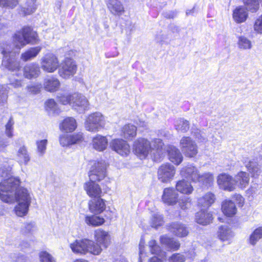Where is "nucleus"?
<instances>
[{
    "instance_id": "2eb2a0df",
    "label": "nucleus",
    "mask_w": 262,
    "mask_h": 262,
    "mask_svg": "<svg viewBox=\"0 0 262 262\" xmlns=\"http://www.w3.org/2000/svg\"><path fill=\"white\" fill-rule=\"evenodd\" d=\"M111 148L122 156H127L130 152V147L127 143L122 139H114L110 143Z\"/></svg>"
},
{
    "instance_id": "a878e982",
    "label": "nucleus",
    "mask_w": 262,
    "mask_h": 262,
    "mask_svg": "<svg viewBox=\"0 0 262 262\" xmlns=\"http://www.w3.org/2000/svg\"><path fill=\"white\" fill-rule=\"evenodd\" d=\"M77 126L76 120L73 117H67L60 124V128L66 132H72Z\"/></svg>"
},
{
    "instance_id": "a19ab883",
    "label": "nucleus",
    "mask_w": 262,
    "mask_h": 262,
    "mask_svg": "<svg viewBox=\"0 0 262 262\" xmlns=\"http://www.w3.org/2000/svg\"><path fill=\"white\" fill-rule=\"evenodd\" d=\"M9 90V84L0 85V105H3L7 103Z\"/></svg>"
},
{
    "instance_id": "49530a36",
    "label": "nucleus",
    "mask_w": 262,
    "mask_h": 262,
    "mask_svg": "<svg viewBox=\"0 0 262 262\" xmlns=\"http://www.w3.org/2000/svg\"><path fill=\"white\" fill-rule=\"evenodd\" d=\"M35 229V224L34 222H25L21 228V232L23 234L32 233Z\"/></svg>"
},
{
    "instance_id": "ddd939ff",
    "label": "nucleus",
    "mask_w": 262,
    "mask_h": 262,
    "mask_svg": "<svg viewBox=\"0 0 262 262\" xmlns=\"http://www.w3.org/2000/svg\"><path fill=\"white\" fill-rule=\"evenodd\" d=\"M58 66V59L53 54H46L41 58V68L47 72L52 73L54 72Z\"/></svg>"
},
{
    "instance_id": "3c124183",
    "label": "nucleus",
    "mask_w": 262,
    "mask_h": 262,
    "mask_svg": "<svg viewBox=\"0 0 262 262\" xmlns=\"http://www.w3.org/2000/svg\"><path fill=\"white\" fill-rule=\"evenodd\" d=\"M47 140L44 139L36 142L37 152L39 156H42L45 153L47 148Z\"/></svg>"
},
{
    "instance_id": "6e6d98bb",
    "label": "nucleus",
    "mask_w": 262,
    "mask_h": 262,
    "mask_svg": "<svg viewBox=\"0 0 262 262\" xmlns=\"http://www.w3.org/2000/svg\"><path fill=\"white\" fill-rule=\"evenodd\" d=\"M39 258L41 262H56L54 257L47 251H41Z\"/></svg>"
},
{
    "instance_id": "c85d7f7f",
    "label": "nucleus",
    "mask_w": 262,
    "mask_h": 262,
    "mask_svg": "<svg viewBox=\"0 0 262 262\" xmlns=\"http://www.w3.org/2000/svg\"><path fill=\"white\" fill-rule=\"evenodd\" d=\"M217 236L222 241H229L234 235L233 232L227 226H221L217 232Z\"/></svg>"
},
{
    "instance_id": "9b49d317",
    "label": "nucleus",
    "mask_w": 262,
    "mask_h": 262,
    "mask_svg": "<svg viewBox=\"0 0 262 262\" xmlns=\"http://www.w3.org/2000/svg\"><path fill=\"white\" fill-rule=\"evenodd\" d=\"M175 172L176 168L172 165L169 163L163 164L158 169V179L163 183L168 182L173 179Z\"/></svg>"
},
{
    "instance_id": "de8ad7c7",
    "label": "nucleus",
    "mask_w": 262,
    "mask_h": 262,
    "mask_svg": "<svg viewBox=\"0 0 262 262\" xmlns=\"http://www.w3.org/2000/svg\"><path fill=\"white\" fill-rule=\"evenodd\" d=\"M163 223V217L159 213H156L152 215L151 219V226L152 227L156 228L161 226Z\"/></svg>"
},
{
    "instance_id": "79ce46f5",
    "label": "nucleus",
    "mask_w": 262,
    "mask_h": 262,
    "mask_svg": "<svg viewBox=\"0 0 262 262\" xmlns=\"http://www.w3.org/2000/svg\"><path fill=\"white\" fill-rule=\"evenodd\" d=\"M45 104L46 110L49 113L58 114L60 113V110L58 108L57 103L54 99L48 100Z\"/></svg>"
},
{
    "instance_id": "e2e57ef3",
    "label": "nucleus",
    "mask_w": 262,
    "mask_h": 262,
    "mask_svg": "<svg viewBox=\"0 0 262 262\" xmlns=\"http://www.w3.org/2000/svg\"><path fill=\"white\" fill-rule=\"evenodd\" d=\"M254 30L259 34H262V15L258 17L255 21Z\"/></svg>"
},
{
    "instance_id": "0eeeda50",
    "label": "nucleus",
    "mask_w": 262,
    "mask_h": 262,
    "mask_svg": "<svg viewBox=\"0 0 262 262\" xmlns=\"http://www.w3.org/2000/svg\"><path fill=\"white\" fill-rule=\"evenodd\" d=\"M105 121L104 116L99 112L90 115L84 122L85 129L91 132H97L104 127Z\"/></svg>"
},
{
    "instance_id": "2f4dec72",
    "label": "nucleus",
    "mask_w": 262,
    "mask_h": 262,
    "mask_svg": "<svg viewBox=\"0 0 262 262\" xmlns=\"http://www.w3.org/2000/svg\"><path fill=\"white\" fill-rule=\"evenodd\" d=\"M161 243L164 245L168 249L177 250L180 246V244L179 241L175 240L173 238H170L167 236H162L160 238Z\"/></svg>"
},
{
    "instance_id": "0e129e2a",
    "label": "nucleus",
    "mask_w": 262,
    "mask_h": 262,
    "mask_svg": "<svg viewBox=\"0 0 262 262\" xmlns=\"http://www.w3.org/2000/svg\"><path fill=\"white\" fill-rule=\"evenodd\" d=\"M41 88V84H31L28 85L27 89L31 94H36L39 93Z\"/></svg>"
},
{
    "instance_id": "13d9d810",
    "label": "nucleus",
    "mask_w": 262,
    "mask_h": 262,
    "mask_svg": "<svg viewBox=\"0 0 262 262\" xmlns=\"http://www.w3.org/2000/svg\"><path fill=\"white\" fill-rule=\"evenodd\" d=\"M71 135L64 134L59 138V142L62 146H69L72 145Z\"/></svg>"
},
{
    "instance_id": "72a5a7b5",
    "label": "nucleus",
    "mask_w": 262,
    "mask_h": 262,
    "mask_svg": "<svg viewBox=\"0 0 262 262\" xmlns=\"http://www.w3.org/2000/svg\"><path fill=\"white\" fill-rule=\"evenodd\" d=\"M36 8L35 0H27L25 6L21 8L19 13L23 16L30 15L36 10Z\"/></svg>"
},
{
    "instance_id": "8fccbe9b",
    "label": "nucleus",
    "mask_w": 262,
    "mask_h": 262,
    "mask_svg": "<svg viewBox=\"0 0 262 262\" xmlns=\"http://www.w3.org/2000/svg\"><path fill=\"white\" fill-rule=\"evenodd\" d=\"M191 133L198 141L201 142L207 141V138L205 134L199 129L192 127Z\"/></svg>"
},
{
    "instance_id": "774afa93",
    "label": "nucleus",
    "mask_w": 262,
    "mask_h": 262,
    "mask_svg": "<svg viewBox=\"0 0 262 262\" xmlns=\"http://www.w3.org/2000/svg\"><path fill=\"white\" fill-rule=\"evenodd\" d=\"M8 143L4 135H0V150H3L8 145Z\"/></svg>"
},
{
    "instance_id": "7c9ffc66",
    "label": "nucleus",
    "mask_w": 262,
    "mask_h": 262,
    "mask_svg": "<svg viewBox=\"0 0 262 262\" xmlns=\"http://www.w3.org/2000/svg\"><path fill=\"white\" fill-rule=\"evenodd\" d=\"M223 212L227 216H232L236 213L235 205L232 201H225L222 206Z\"/></svg>"
},
{
    "instance_id": "680f3d73",
    "label": "nucleus",
    "mask_w": 262,
    "mask_h": 262,
    "mask_svg": "<svg viewBox=\"0 0 262 262\" xmlns=\"http://www.w3.org/2000/svg\"><path fill=\"white\" fill-rule=\"evenodd\" d=\"M72 145L78 144L81 142L83 140V134L78 133L71 135Z\"/></svg>"
},
{
    "instance_id": "4d7b16f0",
    "label": "nucleus",
    "mask_w": 262,
    "mask_h": 262,
    "mask_svg": "<svg viewBox=\"0 0 262 262\" xmlns=\"http://www.w3.org/2000/svg\"><path fill=\"white\" fill-rule=\"evenodd\" d=\"M14 122L12 117H10L8 122L5 125L6 127V134L7 136L9 138H11L13 136V129Z\"/></svg>"
},
{
    "instance_id": "09e8293b",
    "label": "nucleus",
    "mask_w": 262,
    "mask_h": 262,
    "mask_svg": "<svg viewBox=\"0 0 262 262\" xmlns=\"http://www.w3.org/2000/svg\"><path fill=\"white\" fill-rule=\"evenodd\" d=\"M12 167L8 165L7 163H5L3 165H0V177L7 178L11 171Z\"/></svg>"
},
{
    "instance_id": "4be33fe9",
    "label": "nucleus",
    "mask_w": 262,
    "mask_h": 262,
    "mask_svg": "<svg viewBox=\"0 0 262 262\" xmlns=\"http://www.w3.org/2000/svg\"><path fill=\"white\" fill-rule=\"evenodd\" d=\"M169 159L176 165H179L183 160V156L179 149L175 146L170 145L167 148Z\"/></svg>"
},
{
    "instance_id": "a211bd4d",
    "label": "nucleus",
    "mask_w": 262,
    "mask_h": 262,
    "mask_svg": "<svg viewBox=\"0 0 262 262\" xmlns=\"http://www.w3.org/2000/svg\"><path fill=\"white\" fill-rule=\"evenodd\" d=\"M249 174L245 171H239L234 177L235 187L237 186L241 189L246 188L249 185Z\"/></svg>"
},
{
    "instance_id": "338daca9",
    "label": "nucleus",
    "mask_w": 262,
    "mask_h": 262,
    "mask_svg": "<svg viewBox=\"0 0 262 262\" xmlns=\"http://www.w3.org/2000/svg\"><path fill=\"white\" fill-rule=\"evenodd\" d=\"M163 145V143L162 142V140L160 139H155L153 141V146L154 148L156 149L157 151L158 152H160L161 151V149L162 148V146Z\"/></svg>"
},
{
    "instance_id": "f257e3e1",
    "label": "nucleus",
    "mask_w": 262,
    "mask_h": 262,
    "mask_svg": "<svg viewBox=\"0 0 262 262\" xmlns=\"http://www.w3.org/2000/svg\"><path fill=\"white\" fill-rule=\"evenodd\" d=\"M19 178L8 177L0 183V199L7 203L17 202L14 208L16 215L23 217L27 214L31 202L28 190L19 187Z\"/></svg>"
},
{
    "instance_id": "1a4fd4ad",
    "label": "nucleus",
    "mask_w": 262,
    "mask_h": 262,
    "mask_svg": "<svg viewBox=\"0 0 262 262\" xmlns=\"http://www.w3.org/2000/svg\"><path fill=\"white\" fill-rule=\"evenodd\" d=\"M151 149L149 142L144 138H140L134 144L135 154L141 159H145Z\"/></svg>"
},
{
    "instance_id": "4c0bfd02",
    "label": "nucleus",
    "mask_w": 262,
    "mask_h": 262,
    "mask_svg": "<svg viewBox=\"0 0 262 262\" xmlns=\"http://www.w3.org/2000/svg\"><path fill=\"white\" fill-rule=\"evenodd\" d=\"M137 134V127L132 124H126L122 129V136L124 138L130 139L134 138Z\"/></svg>"
},
{
    "instance_id": "052dcab7",
    "label": "nucleus",
    "mask_w": 262,
    "mask_h": 262,
    "mask_svg": "<svg viewBox=\"0 0 262 262\" xmlns=\"http://www.w3.org/2000/svg\"><path fill=\"white\" fill-rule=\"evenodd\" d=\"M179 205L183 210L189 208L191 206L190 200L189 198L184 196L179 201Z\"/></svg>"
},
{
    "instance_id": "ea45409f",
    "label": "nucleus",
    "mask_w": 262,
    "mask_h": 262,
    "mask_svg": "<svg viewBox=\"0 0 262 262\" xmlns=\"http://www.w3.org/2000/svg\"><path fill=\"white\" fill-rule=\"evenodd\" d=\"M237 46L239 49L246 50L252 48V41L245 36H239L238 37Z\"/></svg>"
},
{
    "instance_id": "f03ea898",
    "label": "nucleus",
    "mask_w": 262,
    "mask_h": 262,
    "mask_svg": "<svg viewBox=\"0 0 262 262\" xmlns=\"http://www.w3.org/2000/svg\"><path fill=\"white\" fill-rule=\"evenodd\" d=\"M106 163L105 161L94 162L89 172L90 181L84 185V189L87 194L92 198L101 197L102 192L99 185L95 183L105 177Z\"/></svg>"
},
{
    "instance_id": "4468645a",
    "label": "nucleus",
    "mask_w": 262,
    "mask_h": 262,
    "mask_svg": "<svg viewBox=\"0 0 262 262\" xmlns=\"http://www.w3.org/2000/svg\"><path fill=\"white\" fill-rule=\"evenodd\" d=\"M217 183L219 187L229 191L235 190L234 178L226 173H222L218 176Z\"/></svg>"
},
{
    "instance_id": "c03bdc74",
    "label": "nucleus",
    "mask_w": 262,
    "mask_h": 262,
    "mask_svg": "<svg viewBox=\"0 0 262 262\" xmlns=\"http://www.w3.org/2000/svg\"><path fill=\"white\" fill-rule=\"evenodd\" d=\"M175 127L178 131L186 133L189 128V122L184 119H180L176 123Z\"/></svg>"
},
{
    "instance_id": "f704fd0d",
    "label": "nucleus",
    "mask_w": 262,
    "mask_h": 262,
    "mask_svg": "<svg viewBox=\"0 0 262 262\" xmlns=\"http://www.w3.org/2000/svg\"><path fill=\"white\" fill-rule=\"evenodd\" d=\"M177 190L184 194H190L193 188L191 185L185 180L179 181L176 184Z\"/></svg>"
},
{
    "instance_id": "dca6fc26",
    "label": "nucleus",
    "mask_w": 262,
    "mask_h": 262,
    "mask_svg": "<svg viewBox=\"0 0 262 262\" xmlns=\"http://www.w3.org/2000/svg\"><path fill=\"white\" fill-rule=\"evenodd\" d=\"M94 237L96 241L95 245H98L100 248H106L110 243V235L108 232L101 229H98L94 232Z\"/></svg>"
},
{
    "instance_id": "f8f14e48",
    "label": "nucleus",
    "mask_w": 262,
    "mask_h": 262,
    "mask_svg": "<svg viewBox=\"0 0 262 262\" xmlns=\"http://www.w3.org/2000/svg\"><path fill=\"white\" fill-rule=\"evenodd\" d=\"M71 106L79 113H82L89 108V103L86 98L80 94L72 95Z\"/></svg>"
},
{
    "instance_id": "7ed1b4c3",
    "label": "nucleus",
    "mask_w": 262,
    "mask_h": 262,
    "mask_svg": "<svg viewBox=\"0 0 262 262\" xmlns=\"http://www.w3.org/2000/svg\"><path fill=\"white\" fill-rule=\"evenodd\" d=\"M181 175L184 178L190 179L192 181L199 182L201 185L208 187L213 182V175L210 172H205L200 174L196 167L188 165L182 168Z\"/></svg>"
},
{
    "instance_id": "c9c22d12",
    "label": "nucleus",
    "mask_w": 262,
    "mask_h": 262,
    "mask_svg": "<svg viewBox=\"0 0 262 262\" xmlns=\"http://www.w3.org/2000/svg\"><path fill=\"white\" fill-rule=\"evenodd\" d=\"M17 157L20 163L27 165L30 160V157L27 147L23 145L19 147L17 151Z\"/></svg>"
},
{
    "instance_id": "c756f323",
    "label": "nucleus",
    "mask_w": 262,
    "mask_h": 262,
    "mask_svg": "<svg viewBox=\"0 0 262 262\" xmlns=\"http://www.w3.org/2000/svg\"><path fill=\"white\" fill-rule=\"evenodd\" d=\"M248 13L245 8L240 6L236 8L233 12V18L237 23L246 21Z\"/></svg>"
},
{
    "instance_id": "20e7f679",
    "label": "nucleus",
    "mask_w": 262,
    "mask_h": 262,
    "mask_svg": "<svg viewBox=\"0 0 262 262\" xmlns=\"http://www.w3.org/2000/svg\"><path fill=\"white\" fill-rule=\"evenodd\" d=\"M38 41L37 33L30 27H24L14 34L13 46L19 50L27 44L36 43Z\"/></svg>"
},
{
    "instance_id": "5701e85b",
    "label": "nucleus",
    "mask_w": 262,
    "mask_h": 262,
    "mask_svg": "<svg viewBox=\"0 0 262 262\" xmlns=\"http://www.w3.org/2000/svg\"><path fill=\"white\" fill-rule=\"evenodd\" d=\"M107 143L106 138L100 135H96L92 140L93 148L99 151H103L106 148Z\"/></svg>"
},
{
    "instance_id": "b1692460",
    "label": "nucleus",
    "mask_w": 262,
    "mask_h": 262,
    "mask_svg": "<svg viewBox=\"0 0 262 262\" xmlns=\"http://www.w3.org/2000/svg\"><path fill=\"white\" fill-rule=\"evenodd\" d=\"M196 222L200 224L206 225L210 223L212 220V214L202 209L201 210L196 213Z\"/></svg>"
},
{
    "instance_id": "bb28decb",
    "label": "nucleus",
    "mask_w": 262,
    "mask_h": 262,
    "mask_svg": "<svg viewBox=\"0 0 262 262\" xmlns=\"http://www.w3.org/2000/svg\"><path fill=\"white\" fill-rule=\"evenodd\" d=\"M60 83L59 80L55 77H49L45 79L44 89L50 92L56 91L59 88Z\"/></svg>"
},
{
    "instance_id": "58836bf2",
    "label": "nucleus",
    "mask_w": 262,
    "mask_h": 262,
    "mask_svg": "<svg viewBox=\"0 0 262 262\" xmlns=\"http://www.w3.org/2000/svg\"><path fill=\"white\" fill-rule=\"evenodd\" d=\"M104 219L99 216L92 215H86L85 217V222L88 225L92 226H99L104 223Z\"/></svg>"
},
{
    "instance_id": "393cba45",
    "label": "nucleus",
    "mask_w": 262,
    "mask_h": 262,
    "mask_svg": "<svg viewBox=\"0 0 262 262\" xmlns=\"http://www.w3.org/2000/svg\"><path fill=\"white\" fill-rule=\"evenodd\" d=\"M215 200V198L214 194L211 192H208L198 199V205L202 207V209L206 210L214 202Z\"/></svg>"
},
{
    "instance_id": "412c9836",
    "label": "nucleus",
    "mask_w": 262,
    "mask_h": 262,
    "mask_svg": "<svg viewBox=\"0 0 262 262\" xmlns=\"http://www.w3.org/2000/svg\"><path fill=\"white\" fill-rule=\"evenodd\" d=\"M169 230L180 237H185L188 234V230L185 225L179 222L171 223L169 227Z\"/></svg>"
},
{
    "instance_id": "6e6552de",
    "label": "nucleus",
    "mask_w": 262,
    "mask_h": 262,
    "mask_svg": "<svg viewBox=\"0 0 262 262\" xmlns=\"http://www.w3.org/2000/svg\"><path fill=\"white\" fill-rule=\"evenodd\" d=\"M58 74L64 79H69L73 76L77 71V66L74 60L66 58L59 64Z\"/></svg>"
},
{
    "instance_id": "bf43d9fd",
    "label": "nucleus",
    "mask_w": 262,
    "mask_h": 262,
    "mask_svg": "<svg viewBox=\"0 0 262 262\" xmlns=\"http://www.w3.org/2000/svg\"><path fill=\"white\" fill-rule=\"evenodd\" d=\"M168 262H184L185 256L180 253H174L172 254L168 259Z\"/></svg>"
},
{
    "instance_id": "69168bd1",
    "label": "nucleus",
    "mask_w": 262,
    "mask_h": 262,
    "mask_svg": "<svg viewBox=\"0 0 262 262\" xmlns=\"http://www.w3.org/2000/svg\"><path fill=\"white\" fill-rule=\"evenodd\" d=\"M8 29V23L7 20L0 17V35L7 32Z\"/></svg>"
},
{
    "instance_id": "423d86ee",
    "label": "nucleus",
    "mask_w": 262,
    "mask_h": 262,
    "mask_svg": "<svg viewBox=\"0 0 262 262\" xmlns=\"http://www.w3.org/2000/svg\"><path fill=\"white\" fill-rule=\"evenodd\" d=\"M70 247L74 253L85 254L88 253L98 255L101 252V248L95 245L94 241L86 238L76 240L70 244Z\"/></svg>"
},
{
    "instance_id": "e433bc0d",
    "label": "nucleus",
    "mask_w": 262,
    "mask_h": 262,
    "mask_svg": "<svg viewBox=\"0 0 262 262\" xmlns=\"http://www.w3.org/2000/svg\"><path fill=\"white\" fill-rule=\"evenodd\" d=\"M41 48L40 47H36L31 48L21 55V59L27 61L35 57L40 52Z\"/></svg>"
},
{
    "instance_id": "37998d69",
    "label": "nucleus",
    "mask_w": 262,
    "mask_h": 262,
    "mask_svg": "<svg viewBox=\"0 0 262 262\" xmlns=\"http://www.w3.org/2000/svg\"><path fill=\"white\" fill-rule=\"evenodd\" d=\"M262 238V227L256 228L250 235L249 242L252 245H255L257 241Z\"/></svg>"
},
{
    "instance_id": "cd10ccee",
    "label": "nucleus",
    "mask_w": 262,
    "mask_h": 262,
    "mask_svg": "<svg viewBox=\"0 0 262 262\" xmlns=\"http://www.w3.org/2000/svg\"><path fill=\"white\" fill-rule=\"evenodd\" d=\"M40 74L39 67L35 64L31 63L25 67L24 70V76L28 79L37 77Z\"/></svg>"
},
{
    "instance_id": "473e14b6",
    "label": "nucleus",
    "mask_w": 262,
    "mask_h": 262,
    "mask_svg": "<svg viewBox=\"0 0 262 262\" xmlns=\"http://www.w3.org/2000/svg\"><path fill=\"white\" fill-rule=\"evenodd\" d=\"M245 166L253 178L258 177L261 172L258 162L254 159L250 160Z\"/></svg>"
},
{
    "instance_id": "603ef678",
    "label": "nucleus",
    "mask_w": 262,
    "mask_h": 262,
    "mask_svg": "<svg viewBox=\"0 0 262 262\" xmlns=\"http://www.w3.org/2000/svg\"><path fill=\"white\" fill-rule=\"evenodd\" d=\"M18 3V0H0V6L13 9Z\"/></svg>"
},
{
    "instance_id": "9d476101",
    "label": "nucleus",
    "mask_w": 262,
    "mask_h": 262,
    "mask_svg": "<svg viewBox=\"0 0 262 262\" xmlns=\"http://www.w3.org/2000/svg\"><path fill=\"white\" fill-rule=\"evenodd\" d=\"M180 144L182 151L187 157H193L197 154V145L190 137H183L180 140Z\"/></svg>"
},
{
    "instance_id": "f3484780",
    "label": "nucleus",
    "mask_w": 262,
    "mask_h": 262,
    "mask_svg": "<svg viewBox=\"0 0 262 262\" xmlns=\"http://www.w3.org/2000/svg\"><path fill=\"white\" fill-rule=\"evenodd\" d=\"M162 200L164 203L173 205L178 202V193L173 188H165Z\"/></svg>"
},
{
    "instance_id": "39448f33",
    "label": "nucleus",
    "mask_w": 262,
    "mask_h": 262,
    "mask_svg": "<svg viewBox=\"0 0 262 262\" xmlns=\"http://www.w3.org/2000/svg\"><path fill=\"white\" fill-rule=\"evenodd\" d=\"M14 46L9 43H4L1 46L0 51L3 55L2 65L10 71H16L20 68V63L15 58L16 52Z\"/></svg>"
},
{
    "instance_id": "5fc2aeb1",
    "label": "nucleus",
    "mask_w": 262,
    "mask_h": 262,
    "mask_svg": "<svg viewBox=\"0 0 262 262\" xmlns=\"http://www.w3.org/2000/svg\"><path fill=\"white\" fill-rule=\"evenodd\" d=\"M148 246L152 254H158L161 252L160 247L154 239H151L148 242Z\"/></svg>"
},
{
    "instance_id": "a18cd8bd",
    "label": "nucleus",
    "mask_w": 262,
    "mask_h": 262,
    "mask_svg": "<svg viewBox=\"0 0 262 262\" xmlns=\"http://www.w3.org/2000/svg\"><path fill=\"white\" fill-rule=\"evenodd\" d=\"M246 10L252 12L256 11L259 8L258 0H243Z\"/></svg>"
},
{
    "instance_id": "6ab92c4d",
    "label": "nucleus",
    "mask_w": 262,
    "mask_h": 262,
    "mask_svg": "<svg viewBox=\"0 0 262 262\" xmlns=\"http://www.w3.org/2000/svg\"><path fill=\"white\" fill-rule=\"evenodd\" d=\"M106 6L110 13L115 16H120L124 12L123 5L117 0H108Z\"/></svg>"
},
{
    "instance_id": "864d4df0",
    "label": "nucleus",
    "mask_w": 262,
    "mask_h": 262,
    "mask_svg": "<svg viewBox=\"0 0 262 262\" xmlns=\"http://www.w3.org/2000/svg\"><path fill=\"white\" fill-rule=\"evenodd\" d=\"M57 100L63 105L69 104L72 102V95L59 94L57 96Z\"/></svg>"
},
{
    "instance_id": "aec40b11",
    "label": "nucleus",
    "mask_w": 262,
    "mask_h": 262,
    "mask_svg": "<svg viewBox=\"0 0 262 262\" xmlns=\"http://www.w3.org/2000/svg\"><path fill=\"white\" fill-rule=\"evenodd\" d=\"M89 206L90 211L95 213H100L105 209V204L101 197L95 198L90 201Z\"/></svg>"
}]
</instances>
